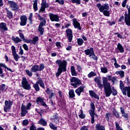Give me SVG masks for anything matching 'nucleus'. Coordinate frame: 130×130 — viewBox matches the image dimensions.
<instances>
[{
	"instance_id": "obj_1",
	"label": "nucleus",
	"mask_w": 130,
	"mask_h": 130,
	"mask_svg": "<svg viewBox=\"0 0 130 130\" xmlns=\"http://www.w3.org/2000/svg\"><path fill=\"white\" fill-rule=\"evenodd\" d=\"M103 84H104V92L106 97H110V95L112 94L113 96L117 95V90L115 88H111L110 83L108 82L107 78L105 77L103 80Z\"/></svg>"
},
{
	"instance_id": "obj_2",
	"label": "nucleus",
	"mask_w": 130,
	"mask_h": 130,
	"mask_svg": "<svg viewBox=\"0 0 130 130\" xmlns=\"http://www.w3.org/2000/svg\"><path fill=\"white\" fill-rule=\"evenodd\" d=\"M56 63H57V64H58L59 66L57 72L56 73V76L59 77L60 74L62 73V71L63 72H67V63L64 60L62 61H61V60H57L56 61Z\"/></svg>"
},
{
	"instance_id": "obj_3",
	"label": "nucleus",
	"mask_w": 130,
	"mask_h": 130,
	"mask_svg": "<svg viewBox=\"0 0 130 130\" xmlns=\"http://www.w3.org/2000/svg\"><path fill=\"white\" fill-rule=\"evenodd\" d=\"M109 5L107 3L105 4L99 8V10L101 13H103L105 17H110V11H109Z\"/></svg>"
},
{
	"instance_id": "obj_4",
	"label": "nucleus",
	"mask_w": 130,
	"mask_h": 130,
	"mask_svg": "<svg viewBox=\"0 0 130 130\" xmlns=\"http://www.w3.org/2000/svg\"><path fill=\"white\" fill-rule=\"evenodd\" d=\"M32 104L31 103H27L26 106L24 105V104H22L21 105V116L24 117L27 113H28V111L29 109H31V106Z\"/></svg>"
},
{
	"instance_id": "obj_5",
	"label": "nucleus",
	"mask_w": 130,
	"mask_h": 130,
	"mask_svg": "<svg viewBox=\"0 0 130 130\" xmlns=\"http://www.w3.org/2000/svg\"><path fill=\"white\" fill-rule=\"evenodd\" d=\"M126 9L128 10L127 11L125 12L124 16V22L125 23L127 26H130V6L128 5L126 6Z\"/></svg>"
},
{
	"instance_id": "obj_6",
	"label": "nucleus",
	"mask_w": 130,
	"mask_h": 130,
	"mask_svg": "<svg viewBox=\"0 0 130 130\" xmlns=\"http://www.w3.org/2000/svg\"><path fill=\"white\" fill-rule=\"evenodd\" d=\"M70 82L71 83V86H73L74 88H78V86L82 85V82L81 80L77 77H72L70 79Z\"/></svg>"
},
{
	"instance_id": "obj_7",
	"label": "nucleus",
	"mask_w": 130,
	"mask_h": 130,
	"mask_svg": "<svg viewBox=\"0 0 130 130\" xmlns=\"http://www.w3.org/2000/svg\"><path fill=\"white\" fill-rule=\"evenodd\" d=\"M8 4L9 5V7L11 9L12 11H13L14 12H18V11H19L20 7L17 4V3H16V2L9 1L8 2Z\"/></svg>"
},
{
	"instance_id": "obj_8",
	"label": "nucleus",
	"mask_w": 130,
	"mask_h": 130,
	"mask_svg": "<svg viewBox=\"0 0 130 130\" xmlns=\"http://www.w3.org/2000/svg\"><path fill=\"white\" fill-rule=\"evenodd\" d=\"M21 87L25 89V90H30L31 86L28 81H27V79L25 77L22 78V81L21 82Z\"/></svg>"
},
{
	"instance_id": "obj_9",
	"label": "nucleus",
	"mask_w": 130,
	"mask_h": 130,
	"mask_svg": "<svg viewBox=\"0 0 130 130\" xmlns=\"http://www.w3.org/2000/svg\"><path fill=\"white\" fill-rule=\"evenodd\" d=\"M5 106H4V111H5V112H8V110L11 109L12 105H13V102L10 100H6L5 101Z\"/></svg>"
},
{
	"instance_id": "obj_10",
	"label": "nucleus",
	"mask_w": 130,
	"mask_h": 130,
	"mask_svg": "<svg viewBox=\"0 0 130 130\" xmlns=\"http://www.w3.org/2000/svg\"><path fill=\"white\" fill-rule=\"evenodd\" d=\"M46 24V21L44 19L43 21H41L39 24V31L40 32L41 35H43L44 32V28L43 27V26H45Z\"/></svg>"
},
{
	"instance_id": "obj_11",
	"label": "nucleus",
	"mask_w": 130,
	"mask_h": 130,
	"mask_svg": "<svg viewBox=\"0 0 130 130\" xmlns=\"http://www.w3.org/2000/svg\"><path fill=\"white\" fill-rule=\"evenodd\" d=\"M49 17L52 22H59V17L57 15L50 13L49 14Z\"/></svg>"
},
{
	"instance_id": "obj_12",
	"label": "nucleus",
	"mask_w": 130,
	"mask_h": 130,
	"mask_svg": "<svg viewBox=\"0 0 130 130\" xmlns=\"http://www.w3.org/2000/svg\"><path fill=\"white\" fill-rule=\"evenodd\" d=\"M12 50V55L14 57V58L16 61H18L19 60V58H20V56L18 54H17V52L16 51V47L14 46H12L11 47Z\"/></svg>"
},
{
	"instance_id": "obj_13",
	"label": "nucleus",
	"mask_w": 130,
	"mask_h": 130,
	"mask_svg": "<svg viewBox=\"0 0 130 130\" xmlns=\"http://www.w3.org/2000/svg\"><path fill=\"white\" fill-rule=\"evenodd\" d=\"M67 38L69 41L71 42L73 40V31L70 29H67L66 30Z\"/></svg>"
},
{
	"instance_id": "obj_14",
	"label": "nucleus",
	"mask_w": 130,
	"mask_h": 130,
	"mask_svg": "<svg viewBox=\"0 0 130 130\" xmlns=\"http://www.w3.org/2000/svg\"><path fill=\"white\" fill-rule=\"evenodd\" d=\"M37 104H41L42 106H44V107H47V105H46V103L44 102V99H43L40 97H38L37 98L36 100Z\"/></svg>"
},
{
	"instance_id": "obj_15",
	"label": "nucleus",
	"mask_w": 130,
	"mask_h": 130,
	"mask_svg": "<svg viewBox=\"0 0 130 130\" xmlns=\"http://www.w3.org/2000/svg\"><path fill=\"white\" fill-rule=\"evenodd\" d=\"M20 26H26V24H27V21L28 20L27 16H26V15L21 16L20 17Z\"/></svg>"
},
{
	"instance_id": "obj_16",
	"label": "nucleus",
	"mask_w": 130,
	"mask_h": 130,
	"mask_svg": "<svg viewBox=\"0 0 130 130\" xmlns=\"http://www.w3.org/2000/svg\"><path fill=\"white\" fill-rule=\"evenodd\" d=\"M49 7V6L48 5V4L46 3V1L42 0V2L41 4V8L39 12L40 13V12H44V11H45V9H46V8H48Z\"/></svg>"
},
{
	"instance_id": "obj_17",
	"label": "nucleus",
	"mask_w": 130,
	"mask_h": 130,
	"mask_svg": "<svg viewBox=\"0 0 130 130\" xmlns=\"http://www.w3.org/2000/svg\"><path fill=\"white\" fill-rule=\"evenodd\" d=\"M85 90V86H80L77 89L75 90V93L78 96H81V93H83Z\"/></svg>"
},
{
	"instance_id": "obj_18",
	"label": "nucleus",
	"mask_w": 130,
	"mask_h": 130,
	"mask_svg": "<svg viewBox=\"0 0 130 130\" xmlns=\"http://www.w3.org/2000/svg\"><path fill=\"white\" fill-rule=\"evenodd\" d=\"M73 24L75 28H78V30H81L82 28L81 27V24L78 22L77 19L74 18L73 20Z\"/></svg>"
},
{
	"instance_id": "obj_19",
	"label": "nucleus",
	"mask_w": 130,
	"mask_h": 130,
	"mask_svg": "<svg viewBox=\"0 0 130 130\" xmlns=\"http://www.w3.org/2000/svg\"><path fill=\"white\" fill-rule=\"evenodd\" d=\"M91 110L89 111L90 115L92 117H94L95 115V106L93 103H91Z\"/></svg>"
},
{
	"instance_id": "obj_20",
	"label": "nucleus",
	"mask_w": 130,
	"mask_h": 130,
	"mask_svg": "<svg viewBox=\"0 0 130 130\" xmlns=\"http://www.w3.org/2000/svg\"><path fill=\"white\" fill-rule=\"evenodd\" d=\"M84 52L86 55L92 56V55H94V49L93 48H90V49L85 50Z\"/></svg>"
},
{
	"instance_id": "obj_21",
	"label": "nucleus",
	"mask_w": 130,
	"mask_h": 130,
	"mask_svg": "<svg viewBox=\"0 0 130 130\" xmlns=\"http://www.w3.org/2000/svg\"><path fill=\"white\" fill-rule=\"evenodd\" d=\"M121 113L122 114V116L124 118H125L126 120H128V115L127 113H126L125 112H124V109L122 107H121L120 108Z\"/></svg>"
},
{
	"instance_id": "obj_22",
	"label": "nucleus",
	"mask_w": 130,
	"mask_h": 130,
	"mask_svg": "<svg viewBox=\"0 0 130 130\" xmlns=\"http://www.w3.org/2000/svg\"><path fill=\"white\" fill-rule=\"evenodd\" d=\"M0 29L4 30V31H8V27H7V24L5 22L0 23Z\"/></svg>"
},
{
	"instance_id": "obj_23",
	"label": "nucleus",
	"mask_w": 130,
	"mask_h": 130,
	"mask_svg": "<svg viewBox=\"0 0 130 130\" xmlns=\"http://www.w3.org/2000/svg\"><path fill=\"white\" fill-rule=\"evenodd\" d=\"M117 48L120 53H123L124 52V48H123V47L120 43H118Z\"/></svg>"
},
{
	"instance_id": "obj_24",
	"label": "nucleus",
	"mask_w": 130,
	"mask_h": 130,
	"mask_svg": "<svg viewBox=\"0 0 130 130\" xmlns=\"http://www.w3.org/2000/svg\"><path fill=\"white\" fill-rule=\"evenodd\" d=\"M39 71V66L37 65H34L31 68V72L32 73H36V72Z\"/></svg>"
},
{
	"instance_id": "obj_25",
	"label": "nucleus",
	"mask_w": 130,
	"mask_h": 130,
	"mask_svg": "<svg viewBox=\"0 0 130 130\" xmlns=\"http://www.w3.org/2000/svg\"><path fill=\"white\" fill-rule=\"evenodd\" d=\"M39 124H41V125H43V126H46V125H47V122H46V121H45V120H44V119L43 118H41L39 122H38Z\"/></svg>"
},
{
	"instance_id": "obj_26",
	"label": "nucleus",
	"mask_w": 130,
	"mask_h": 130,
	"mask_svg": "<svg viewBox=\"0 0 130 130\" xmlns=\"http://www.w3.org/2000/svg\"><path fill=\"white\" fill-rule=\"evenodd\" d=\"M46 92L49 95V99H51V98L54 97V93L52 92L49 89H47Z\"/></svg>"
},
{
	"instance_id": "obj_27",
	"label": "nucleus",
	"mask_w": 130,
	"mask_h": 130,
	"mask_svg": "<svg viewBox=\"0 0 130 130\" xmlns=\"http://www.w3.org/2000/svg\"><path fill=\"white\" fill-rule=\"evenodd\" d=\"M71 71L72 76H77L78 75V73H77V72H76V69H75V67L72 66L71 67Z\"/></svg>"
},
{
	"instance_id": "obj_28",
	"label": "nucleus",
	"mask_w": 130,
	"mask_h": 130,
	"mask_svg": "<svg viewBox=\"0 0 130 130\" xmlns=\"http://www.w3.org/2000/svg\"><path fill=\"white\" fill-rule=\"evenodd\" d=\"M69 98H74L76 96L74 89H71L69 92Z\"/></svg>"
},
{
	"instance_id": "obj_29",
	"label": "nucleus",
	"mask_w": 130,
	"mask_h": 130,
	"mask_svg": "<svg viewBox=\"0 0 130 130\" xmlns=\"http://www.w3.org/2000/svg\"><path fill=\"white\" fill-rule=\"evenodd\" d=\"M37 82L38 83V84L40 85V87L43 88V89H45V85H44V83H43L41 79H39Z\"/></svg>"
},
{
	"instance_id": "obj_30",
	"label": "nucleus",
	"mask_w": 130,
	"mask_h": 130,
	"mask_svg": "<svg viewBox=\"0 0 130 130\" xmlns=\"http://www.w3.org/2000/svg\"><path fill=\"white\" fill-rule=\"evenodd\" d=\"M12 40L14 42V43H19V42H21V39L19 38V37H17L15 38L14 37H12L11 38Z\"/></svg>"
},
{
	"instance_id": "obj_31",
	"label": "nucleus",
	"mask_w": 130,
	"mask_h": 130,
	"mask_svg": "<svg viewBox=\"0 0 130 130\" xmlns=\"http://www.w3.org/2000/svg\"><path fill=\"white\" fill-rule=\"evenodd\" d=\"M7 14V17L9 19H12L13 18V13L11 11H10L8 9H6Z\"/></svg>"
},
{
	"instance_id": "obj_32",
	"label": "nucleus",
	"mask_w": 130,
	"mask_h": 130,
	"mask_svg": "<svg viewBox=\"0 0 130 130\" xmlns=\"http://www.w3.org/2000/svg\"><path fill=\"white\" fill-rule=\"evenodd\" d=\"M33 87L35 90L37 91V92H38V91L40 90V87H39V84H38V82L37 81L35 84H34Z\"/></svg>"
},
{
	"instance_id": "obj_33",
	"label": "nucleus",
	"mask_w": 130,
	"mask_h": 130,
	"mask_svg": "<svg viewBox=\"0 0 130 130\" xmlns=\"http://www.w3.org/2000/svg\"><path fill=\"white\" fill-rule=\"evenodd\" d=\"M39 40V38L38 37H35L31 40V44H36V42Z\"/></svg>"
},
{
	"instance_id": "obj_34",
	"label": "nucleus",
	"mask_w": 130,
	"mask_h": 130,
	"mask_svg": "<svg viewBox=\"0 0 130 130\" xmlns=\"http://www.w3.org/2000/svg\"><path fill=\"white\" fill-rule=\"evenodd\" d=\"M128 89V86H125V87L122 88V89H121V91L123 93V95H125V96H126V91H127V90Z\"/></svg>"
},
{
	"instance_id": "obj_35",
	"label": "nucleus",
	"mask_w": 130,
	"mask_h": 130,
	"mask_svg": "<svg viewBox=\"0 0 130 130\" xmlns=\"http://www.w3.org/2000/svg\"><path fill=\"white\" fill-rule=\"evenodd\" d=\"M112 113H113V115H114V116L116 117V118H119V116H120L119 113H118L116 110H114L113 111H112Z\"/></svg>"
},
{
	"instance_id": "obj_36",
	"label": "nucleus",
	"mask_w": 130,
	"mask_h": 130,
	"mask_svg": "<svg viewBox=\"0 0 130 130\" xmlns=\"http://www.w3.org/2000/svg\"><path fill=\"white\" fill-rule=\"evenodd\" d=\"M38 0H34V4L33 7L35 11H37L38 10V7H37V3Z\"/></svg>"
},
{
	"instance_id": "obj_37",
	"label": "nucleus",
	"mask_w": 130,
	"mask_h": 130,
	"mask_svg": "<svg viewBox=\"0 0 130 130\" xmlns=\"http://www.w3.org/2000/svg\"><path fill=\"white\" fill-rule=\"evenodd\" d=\"M79 117H80V118H81L82 119H84V118H85V114L83 113V110H80V114L79 115Z\"/></svg>"
},
{
	"instance_id": "obj_38",
	"label": "nucleus",
	"mask_w": 130,
	"mask_h": 130,
	"mask_svg": "<svg viewBox=\"0 0 130 130\" xmlns=\"http://www.w3.org/2000/svg\"><path fill=\"white\" fill-rule=\"evenodd\" d=\"M77 43L78 45L81 46V45H83V43H84V41L81 38L78 39Z\"/></svg>"
},
{
	"instance_id": "obj_39",
	"label": "nucleus",
	"mask_w": 130,
	"mask_h": 130,
	"mask_svg": "<svg viewBox=\"0 0 130 130\" xmlns=\"http://www.w3.org/2000/svg\"><path fill=\"white\" fill-rule=\"evenodd\" d=\"M89 93L90 96H91V97H94V98H97V95L92 90H89Z\"/></svg>"
},
{
	"instance_id": "obj_40",
	"label": "nucleus",
	"mask_w": 130,
	"mask_h": 130,
	"mask_svg": "<svg viewBox=\"0 0 130 130\" xmlns=\"http://www.w3.org/2000/svg\"><path fill=\"white\" fill-rule=\"evenodd\" d=\"M49 126L51 129L53 130H57V127H56L53 123H50L49 124Z\"/></svg>"
},
{
	"instance_id": "obj_41",
	"label": "nucleus",
	"mask_w": 130,
	"mask_h": 130,
	"mask_svg": "<svg viewBox=\"0 0 130 130\" xmlns=\"http://www.w3.org/2000/svg\"><path fill=\"white\" fill-rule=\"evenodd\" d=\"M122 34H123V32H121L120 34L119 32H115L114 33V35H117L118 38H120V39H122V37H123Z\"/></svg>"
},
{
	"instance_id": "obj_42",
	"label": "nucleus",
	"mask_w": 130,
	"mask_h": 130,
	"mask_svg": "<svg viewBox=\"0 0 130 130\" xmlns=\"http://www.w3.org/2000/svg\"><path fill=\"white\" fill-rule=\"evenodd\" d=\"M96 73L93 71L91 72L88 74V78H92V77H95L96 76Z\"/></svg>"
},
{
	"instance_id": "obj_43",
	"label": "nucleus",
	"mask_w": 130,
	"mask_h": 130,
	"mask_svg": "<svg viewBox=\"0 0 130 130\" xmlns=\"http://www.w3.org/2000/svg\"><path fill=\"white\" fill-rule=\"evenodd\" d=\"M101 70L102 73H103V74H107V73H108V69L106 67L102 68Z\"/></svg>"
},
{
	"instance_id": "obj_44",
	"label": "nucleus",
	"mask_w": 130,
	"mask_h": 130,
	"mask_svg": "<svg viewBox=\"0 0 130 130\" xmlns=\"http://www.w3.org/2000/svg\"><path fill=\"white\" fill-rule=\"evenodd\" d=\"M110 115H111L110 113H106L105 118L108 122H109V116H110Z\"/></svg>"
},
{
	"instance_id": "obj_45",
	"label": "nucleus",
	"mask_w": 130,
	"mask_h": 130,
	"mask_svg": "<svg viewBox=\"0 0 130 130\" xmlns=\"http://www.w3.org/2000/svg\"><path fill=\"white\" fill-rule=\"evenodd\" d=\"M25 73L26 74H27L28 77H32V75H33V73H32V72L29 71V70H26Z\"/></svg>"
},
{
	"instance_id": "obj_46",
	"label": "nucleus",
	"mask_w": 130,
	"mask_h": 130,
	"mask_svg": "<svg viewBox=\"0 0 130 130\" xmlns=\"http://www.w3.org/2000/svg\"><path fill=\"white\" fill-rule=\"evenodd\" d=\"M115 126L117 130H123L121 127H120L119 124L117 122H115Z\"/></svg>"
},
{
	"instance_id": "obj_47",
	"label": "nucleus",
	"mask_w": 130,
	"mask_h": 130,
	"mask_svg": "<svg viewBox=\"0 0 130 130\" xmlns=\"http://www.w3.org/2000/svg\"><path fill=\"white\" fill-rule=\"evenodd\" d=\"M71 2L73 4H77V5H80L81 4V0H71Z\"/></svg>"
},
{
	"instance_id": "obj_48",
	"label": "nucleus",
	"mask_w": 130,
	"mask_h": 130,
	"mask_svg": "<svg viewBox=\"0 0 130 130\" xmlns=\"http://www.w3.org/2000/svg\"><path fill=\"white\" fill-rule=\"evenodd\" d=\"M45 68V67L44 66V64H40V66H39V71H43V70H44Z\"/></svg>"
},
{
	"instance_id": "obj_49",
	"label": "nucleus",
	"mask_w": 130,
	"mask_h": 130,
	"mask_svg": "<svg viewBox=\"0 0 130 130\" xmlns=\"http://www.w3.org/2000/svg\"><path fill=\"white\" fill-rule=\"evenodd\" d=\"M119 87L120 90H122V88H125L124 84H123V82L121 80L120 81Z\"/></svg>"
},
{
	"instance_id": "obj_50",
	"label": "nucleus",
	"mask_w": 130,
	"mask_h": 130,
	"mask_svg": "<svg viewBox=\"0 0 130 130\" xmlns=\"http://www.w3.org/2000/svg\"><path fill=\"white\" fill-rule=\"evenodd\" d=\"M98 130H105V126L104 125H100V124H98Z\"/></svg>"
},
{
	"instance_id": "obj_51",
	"label": "nucleus",
	"mask_w": 130,
	"mask_h": 130,
	"mask_svg": "<svg viewBox=\"0 0 130 130\" xmlns=\"http://www.w3.org/2000/svg\"><path fill=\"white\" fill-rule=\"evenodd\" d=\"M33 17V14L30 13L28 17V21H30V24H32V18Z\"/></svg>"
},
{
	"instance_id": "obj_52",
	"label": "nucleus",
	"mask_w": 130,
	"mask_h": 130,
	"mask_svg": "<svg viewBox=\"0 0 130 130\" xmlns=\"http://www.w3.org/2000/svg\"><path fill=\"white\" fill-rule=\"evenodd\" d=\"M119 76L121 78H124V71H120Z\"/></svg>"
},
{
	"instance_id": "obj_53",
	"label": "nucleus",
	"mask_w": 130,
	"mask_h": 130,
	"mask_svg": "<svg viewBox=\"0 0 130 130\" xmlns=\"http://www.w3.org/2000/svg\"><path fill=\"white\" fill-rule=\"evenodd\" d=\"M126 3H127V0H124L122 3V8H125L126 6Z\"/></svg>"
},
{
	"instance_id": "obj_54",
	"label": "nucleus",
	"mask_w": 130,
	"mask_h": 130,
	"mask_svg": "<svg viewBox=\"0 0 130 130\" xmlns=\"http://www.w3.org/2000/svg\"><path fill=\"white\" fill-rule=\"evenodd\" d=\"M28 123H29V121H28V120H24L22 121L23 125H28Z\"/></svg>"
},
{
	"instance_id": "obj_55",
	"label": "nucleus",
	"mask_w": 130,
	"mask_h": 130,
	"mask_svg": "<svg viewBox=\"0 0 130 130\" xmlns=\"http://www.w3.org/2000/svg\"><path fill=\"white\" fill-rule=\"evenodd\" d=\"M55 3H58V4H59V5H64V1H63V0H56L55 1Z\"/></svg>"
},
{
	"instance_id": "obj_56",
	"label": "nucleus",
	"mask_w": 130,
	"mask_h": 130,
	"mask_svg": "<svg viewBox=\"0 0 130 130\" xmlns=\"http://www.w3.org/2000/svg\"><path fill=\"white\" fill-rule=\"evenodd\" d=\"M1 90H2V92L5 91L6 90V85L4 84H1Z\"/></svg>"
},
{
	"instance_id": "obj_57",
	"label": "nucleus",
	"mask_w": 130,
	"mask_h": 130,
	"mask_svg": "<svg viewBox=\"0 0 130 130\" xmlns=\"http://www.w3.org/2000/svg\"><path fill=\"white\" fill-rule=\"evenodd\" d=\"M23 47L24 49H25L26 51H28V50H29V48H28V46L27 45V44H23Z\"/></svg>"
},
{
	"instance_id": "obj_58",
	"label": "nucleus",
	"mask_w": 130,
	"mask_h": 130,
	"mask_svg": "<svg viewBox=\"0 0 130 130\" xmlns=\"http://www.w3.org/2000/svg\"><path fill=\"white\" fill-rule=\"evenodd\" d=\"M38 17L39 20H40V21L42 20L41 22H43V21H44V20L46 21L45 19L42 18V17H41V16H40V15L38 14Z\"/></svg>"
},
{
	"instance_id": "obj_59",
	"label": "nucleus",
	"mask_w": 130,
	"mask_h": 130,
	"mask_svg": "<svg viewBox=\"0 0 130 130\" xmlns=\"http://www.w3.org/2000/svg\"><path fill=\"white\" fill-rule=\"evenodd\" d=\"M124 20V16L123 15H122L121 17H120L118 22H122Z\"/></svg>"
},
{
	"instance_id": "obj_60",
	"label": "nucleus",
	"mask_w": 130,
	"mask_h": 130,
	"mask_svg": "<svg viewBox=\"0 0 130 130\" xmlns=\"http://www.w3.org/2000/svg\"><path fill=\"white\" fill-rule=\"evenodd\" d=\"M108 24L109 25V26H112V25H115V21H112L111 22L110 21H108Z\"/></svg>"
},
{
	"instance_id": "obj_61",
	"label": "nucleus",
	"mask_w": 130,
	"mask_h": 130,
	"mask_svg": "<svg viewBox=\"0 0 130 130\" xmlns=\"http://www.w3.org/2000/svg\"><path fill=\"white\" fill-rule=\"evenodd\" d=\"M23 41H24V42L26 43H32V40H27L25 39Z\"/></svg>"
},
{
	"instance_id": "obj_62",
	"label": "nucleus",
	"mask_w": 130,
	"mask_h": 130,
	"mask_svg": "<svg viewBox=\"0 0 130 130\" xmlns=\"http://www.w3.org/2000/svg\"><path fill=\"white\" fill-rule=\"evenodd\" d=\"M19 37H20L22 40H25V37H24V35H22V33H19Z\"/></svg>"
},
{
	"instance_id": "obj_63",
	"label": "nucleus",
	"mask_w": 130,
	"mask_h": 130,
	"mask_svg": "<svg viewBox=\"0 0 130 130\" xmlns=\"http://www.w3.org/2000/svg\"><path fill=\"white\" fill-rule=\"evenodd\" d=\"M127 97H130V86H128V89H127Z\"/></svg>"
},
{
	"instance_id": "obj_64",
	"label": "nucleus",
	"mask_w": 130,
	"mask_h": 130,
	"mask_svg": "<svg viewBox=\"0 0 130 130\" xmlns=\"http://www.w3.org/2000/svg\"><path fill=\"white\" fill-rule=\"evenodd\" d=\"M36 129H37L36 127L35 126H34V125H32L29 127V130H36Z\"/></svg>"
}]
</instances>
